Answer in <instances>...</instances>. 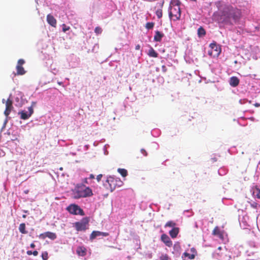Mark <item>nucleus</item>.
<instances>
[{
    "mask_svg": "<svg viewBox=\"0 0 260 260\" xmlns=\"http://www.w3.org/2000/svg\"><path fill=\"white\" fill-rule=\"evenodd\" d=\"M58 84L59 85H61V84H62V82H58Z\"/></svg>",
    "mask_w": 260,
    "mask_h": 260,
    "instance_id": "de8ad7c7",
    "label": "nucleus"
},
{
    "mask_svg": "<svg viewBox=\"0 0 260 260\" xmlns=\"http://www.w3.org/2000/svg\"><path fill=\"white\" fill-rule=\"evenodd\" d=\"M171 3L173 5L172 7H180L181 5V2L179 0H173Z\"/></svg>",
    "mask_w": 260,
    "mask_h": 260,
    "instance_id": "a878e982",
    "label": "nucleus"
},
{
    "mask_svg": "<svg viewBox=\"0 0 260 260\" xmlns=\"http://www.w3.org/2000/svg\"><path fill=\"white\" fill-rule=\"evenodd\" d=\"M41 256L43 260H47L48 258V252L46 251L43 252Z\"/></svg>",
    "mask_w": 260,
    "mask_h": 260,
    "instance_id": "7c9ffc66",
    "label": "nucleus"
},
{
    "mask_svg": "<svg viewBox=\"0 0 260 260\" xmlns=\"http://www.w3.org/2000/svg\"><path fill=\"white\" fill-rule=\"evenodd\" d=\"M67 210L71 214L74 215H84L83 210L77 205H70L67 207Z\"/></svg>",
    "mask_w": 260,
    "mask_h": 260,
    "instance_id": "0eeeda50",
    "label": "nucleus"
},
{
    "mask_svg": "<svg viewBox=\"0 0 260 260\" xmlns=\"http://www.w3.org/2000/svg\"><path fill=\"white\" fill-rule=\"evenodd\" d=\"M253 194L258 199H260V189L255 187L253 191Z\"/></svg>",
    "mask_w": 260,
    "mask_h": 260,
    "instance_id": "b1692460",
    "label": "nucleus"
},
{
    "mask_svg": "<svg viewBox=\"0 0 260 260\" xmlns=\"http://www.w3.org/2000/svg\"><path fill=\"white\" fill-rule=\"evenodd\" d=\"M24 192H25V193H27L28 192V190H25V191H24Z\"/></svg>",
    "mask_w": 260,
    "mask_h": 260,
    "instance_id": "09e8293b",
    "label": "nucleus"
},
{
    "mask_svg": "<svg viewBox=\"0 0 260 260\" xmlns=\"http://www.w3.org/2000/svg\"><path fill=\"white\" fill-rule=\"evenodd\" d=\"M106 182L109 185V189L111 192L116 189L117 187L121 186L123 183L119 178H115L113 176H109L107 177Z\"/></svg>",
    "mask_w": 260,
    "mask_h": 260,
    "instance_id": "7ed1b4c3",
    "label": "nucleus"
},
{
    "mask_svg": "<svg viewBox=\"0 0 260 260\" xmlns=\"http://www.w3.org/2000/svg\"><path fill=\"white\" fill-rule=\"evenodd\" d=\"M2 102L3 103H6V109L4 111V114L7 117L13 108V102L10 99H8L6 101H5L4 99H3Z\"/></svg>",
    "mask_w": 260,
    "mask_h": 260,
    "instance_id": "1a4fd4ad",
    "label": "nucleus"
},
{
    "mask_svg": "<svg viewBox=\"0 0 260 260\" xmlns=\"http://www.w3.org/2000/svg\"><path fill=\"white\" fill-rule=\"evenodd\" d=\"M83 182L84 183H86V184H88V181H87V178H84V179H83Z\"/></svg>",
    "mask_w": 260,
    "mask_h": 260,
    "instance_id": "c03bdc74",
    "label": "nucleus"
},
{
    "mask_svg": "<svg viewBox=\"0 0 260 260\" xmlns=\"http://www.w3.org/2000/svg\"><path fill=\"white\" fill-rule=\"evenodd\" d=\"M164 37V34L158 30H156L154 36V41L155 42H160L162 38Z\"/></svg>",
    "mask_w": 260,
    "mask_h": 260,
    "instance_id": "dca6fc26",
    "label": "nucleus"
},
{
    "mask_svg": "<svg viewBox=\"0 0 260 260\" xmlns=\"http://www.w3.org/2000/svg\"><path fill=\"white\" fill-rule=\"evenodd\" d=\"M176 225V223L173 221H169L166 223L165 227H171L174 228H175V226Z\"/></svg>",
    "mask_w": 260,
    "mask_h": 260,
    "instance_id": "393cba45",
    "label": "nucleus"
},
{
    "mask_svg": "<svg viewBox=\"0 0 260 260\" xmlns=\"http://www.w3.org/2000/svg\"><path fill=\"white\" fill-rule=\"evenodd\" d=\"M32 253V252L31 251H30V250H28L26 252L27 254L28 255H31Z\"/></svg>",
    "mask_w": 260,
    "mask_h": 260,
    "instance_id": "ea45409f",
    "label": "nucleus"
},
{
    "mask_svg": "<svg viewBox=\"0 0 260 260\" xmlns=\"http://www.w3.org/2000/svg\"><path fill=\"white\" fill-rule=\"evenodd\" d=\"M161 68H162V71L164 72H166L167 70L166 67L164 65L162 66Z\"/></svg>",
    "mask_w": 260,
    "mask_h": 260,
    "instance_id": "e433bc0d",
    "label": "nucleus"
},
{
    "mask_svg": "<svg viewBox=\"0 0 260 260\" xmlns=\"http://www.w3.org/2000/svg\"><path fill=\"white\" fill-rule=\"evenodd\" d=\"M156 15L158 18H160L162 16V12L161 9H158L156 11Z\"/></svg>",
    "mask_w": 260,
    "mask_h": 260,
    "instance_id": "c85d7f7f",
    "label": "nucleus"
},
{
    "mask_svg": "<svg viewBox=\"0 0 260 260\" xmlns=\"http://www.w3.org/2000/svg\"><path fill=\"white\" fill-rule=\"evenodd\" d=\"M70 27L69 26H67L65 24H63L62 25V31L63 32H66L67 31V30H69L70 29Z\"/></svg>",
    "mask_w": 260,
    "mask_h": 260,
    "instance_id": "2f4dec72",
    "label": "nucleus"
},
{
    "mask_svg": "<svg viewBox=\"0 0 260 260\" xmlns=\"http://www.w3.org/2000/svg\"><path fill=\"white\" fill-rule=\"evenodd\" d=\"M154 26V22H147V23H146V24L145 25V27L147 29H150L153 28Z\"/></svg>",
    "mask_w": 260,
    "mask_h": 260,
    "instance_id": "bb28decb",
    "label": "nucleus"
},
{
    "mask_svg": "<svg viewBox=\"0 0 260 260\" xmlns=\"http://www.w3.org/2000/svg\"><path fill=\"white\" fill-rule=\"evenodd\" d=\"M208 54L212 57H217L221 53L220 47L215 42L210 44Z\"/></svg>",
    "mask_w": 260,
    "mask_h": 260,
    "instance_id": "20e7f679",
    "label": "nucleus"
},
{
    "mask_svg": "<svg viewBox=\"0 0 260 260\" xmlns=\"http://www.w3.org/2000/svg\"><path fill=\"white\" fill-rule=\"evenodd\" d=\"M141 152L144 156H146L147 155V153L145 149H142Z\"/></svg>",
    "mask_w": 260,
    "mask_h": 260,
    "instance_id": "f704fd0d",
    "label": "nucleus"
},
{
    "mask_svg": "<svg viewBox=\"0 0 260 260\" xmlns=\"http://www.w3.org/2000/svg\"><path fill=\"white\" fill-rule=\"evenodd\" d=\"M179 231L178 228H174L169 232V234L172 238H175L177 236Z\"/></svg>",
    "mask_w": 260,
    "mask_h": 260,
    "instance_id": "a211bd4d",
    "label": "nucleus"
},
{
    "mask_svg": "<svg viewBox=\"0 0 260 260\" xmlns=\"http://www.w3.org/2000/svg\"><path fill=\"white\" fill-rule=\"evenodd\" d=\"M140 49V45H137L136 46V47H135V49L137 50H138Z\"/></svg>",
    "mask_w": 260,
    "mask_h": 260,
    "instance_id": "a19ab883",
    "label": "nucleus"
},
{
    "mask_svg": "<svg viewBox=\"0 0 260 260\" xmlns=\"http://www.w3.org/2000/svg\"><path fill=\"white\" fill-rule=\"evenodd\" d=\"M212 234L214 236H217L220 239L223 240L224 238L223 232L222 231H221L218 226L215 227L212 232Z\"/></svg>",
    "mask_w": 260,
    "mask_h": 260,
    "instance_id": "ddd939ff",
    "label": "nucleus"
},
{
    "mask_svg": "<svg viewBox=\"0 0 260 260\" xmlns=\"http://www.w3.org/2000/svg\"><path fill=\"white\" fill-rule=\"evenodd\" d=\"M102 177H103L102 174H99L96 176V179L98 182H100L101 181Z\"/></svg>",
    "mask_w": 260,
    "mask_h": 260,
    "instance_id": "72a5a7b5",
    "label": "nucleus"
},
{
    "mask_svg": "<svg viewBox=\"0 0 260 260\" xmlns=\"http://www.w3.org/2000/svg\"><path fill=\"white\" fill-rule=\"evenodd\" d=\"M39 237L42 239H45L46 238L54 240L57 238L55 233L51 232H46L44 233L41 234Z\"/></svg>",
    "mask_w": 260,
    "mask_h": 260,
    "instance_id": "9d476101",
    "label": "nucleus"
},
{
    "mask_svg": "<svg viewBox=\"0 0 260 260\" xmlns=\"http://www.w3.org/2000/svg\"><path fill=\"white\" fill-rule=\"evenodd\" d=\"M239 84V79L237 77H232L230 79V84L232 87H236Z\"/></svg>",
    "mask_w": 260,
    "mask_h": 260,
    "instance_id": "2eb2a0df",
    "label": "nucleus"
},
{
    "mask_svg": "<svg viewBox=\"0 0 260 260\" xmlns=\"http://www.w3.org/2000/svg\"><path fill=\"white\" fill-rule=\"evenodd\" d=\"M254 106L256 107H258L260 106V104L259 103H255L254 104Z\"/></svg>",
    "mask_w": 260,
    "mask_h": 260,
    "instance_id": "a18cd8bd",
    "label": "nucleus"
},
{
    "mask_svg": "<svg viewBox=\"0 0 260 260\" xmlns=\"http://www.w3.org/2000/svg\"><path fill=\"white\" fill-rule=\"evenodd\" d=\"M89 179H94V175H93V174H90L89 175Z\"/></svg>",
    "mask_w": 260,
    "mask_h": 260,
    "instance_id": "37998d69",
    "label": "nucleus"
},
{
    "mask_svg": "<svg viewBox=\"0 0 260 260\" xmlns=\"http://www.w3.org/2000/svg\"><path fill=\"white\" fill-rule=\"evenodd\" d=\"M148 54L149 56L155 58L158 56V53L152 48H151L149 50Z\"/></svg>",
    "mask_w": 260,
    "mask_h": 260,
    "instance_id": "412c9836",
    "label": "nucleus"
},
{
    "mask_svg": "<svg viewBox=\"0 0 260 260\" xmlns=\"http://www.w3.org/2000/svg\"><path fill=\"white\" fill-rule=\"evenodd\" d=\"M35 246H36V245H35V244L34 243H31L30 245V247L31 248H34L35 247Z\"/></svg>",
    "mask_w": 260,
    "mask_h": 260,
    "instance_id": "79ce46f5",
    "label": "nucleus"
},
{
    "mask_svg": "<svg viewBox=\"0 0 260 260\" xmlns=\"http://www.w3.org/2000/svg\"><path fill=\"white\" fill-rule=\"evenodd\" d=\"M218 9L213 17L218 23L233 25L238 22L241 17L240 10L230 5L221 4L218 6Z\"/></svg>",
    "mask_w": 260,
    "mask_h": 260,
    "instance_id": "f257e3e1",
    "label": "nucleus"
},
{
    "mask_svg": "<svg viewBox=\"0 0 260 260\" xmlns=\"http://www.w3.org/2000/svg\"><path fill=\"white\" fill-rule=\"evenodd\" d=\"M88 220L87 218L82 219L80 221L74 223V226L77 231H85L87 229Z\"/></svg>",
    "mask_w": 260,
    "mask_h": 260,
    "instance_id": "423d86ee",
    "label": "nucleus"
},
{
    "mask_svg": "<svg viewBox=\"0 0 260 260\" xmlns=\"http://www.w3.org/2000/svg\"><path fill=\"white\" fill-rule=\"evenodd\" d=\"M206 35V30L202 27L200 26L198 29V35L199 37H202L205 36Z\"/></svg>",
    "mask_w": 260,
    "mask_h": 260,
    "instance_id": "aec40b11",
    "label": "nucleus"
},
{
    "mask_svg": "<svg viewBox=\"0 0 260 260\" xmlns=\"http://www.w3.org/2000/svg\"><path fill=\"white\" fill-rule=\"evenodd\" d=\"M251 206L254 208H256L257 204L256 203L254 202L253 203L251 204Z\"/></svg>",
    "mask_w": 260,
    "mask_h": 260,
    "instance_id": "c9c22d12",
    "label": "nucleus"
},
{
    "mask_svg": "<svg viewBox=\"0 0 260 260\" xmlns=\"http://www.w3.org/2000/svg\"><path fill=\"white\" fill-rule=\"evenodd\" d=\"M73 197L74 199L86 198L92 196V190L83 184H78L73 190Z\"/></svg>",
    "mask_w": 260,
    "mask_h": 260,
    "instance_id": "f03ea898",
    "label": "nucleus"
},
{
    "mask_svg": "<svg viewBox=\"0 0 260 260\" xmlns=\"http://www.w3.org/2000/svg\"><path fill=\"white\" fill-rule=\"evenodd\" d=\"M18 114L20 115L21 119L23 120L27 119L30 117L28 114H27V113L24 111L19 112Z\"/></svg>",
    "mask_w": 260,
    "mask_h": 260,
    "instance_id": "6ab92c4d",
    "label": "nucleus"
},
{
    "mask_svg": "<svg viewBox=\"0 0 260 260\" xmlns=\"http://www.w3.org/2000/svg\"><path fill=\"white\" fill-rule=\"evenodd\" d=\"M109 233H107V232H100V231H94L91 233V234L90 236V239L92 240L94 239L98 236H104V237H107V236H109Z\"/></svg>",
    "mask_w": 260,
    "mask_h": 260,
    "instance_id": "9b49d317",
    "label": "nucleus"
},
{
    "mask_svg": "<svg viewBox=\"0 0 260 260\" xmlns=\"http://www.w3.org/2000/svg\"><path fill=\"white\" fill-rule=\"evenodd\" d=\"M28 111H29V113H28V115L30 116V117L31 116V115L32 114L33 112H34V110H33V108H32V106H30L29 107H28Z\"/></svg>",
    "mask_w": 260,
    "mask_h": 260,
    "instance_id": "473e14b6",
    "label": "nucleus"
},
{
    "mask_svg": "<svg viewBox=\"0 0 260 260\" xmlns=\"http://www.w3.org/2000/svg\"><path fill=\"white\" fill-rule=\"evenodd\" d=\"M169 17L173 18L174 21L178 20L181 17V9L180 7H170V11L169 12Z\"/></svg>",
    "mask_w": 260,
    "mask_h": 260,
    "instance_id": "39448f33",
    "label": "nucleus"
},
{
    "mask_svg": "<svg viewBox=\"0 0 260 260\" xmlns=\"http://www.w3.org/2000/svg\"><path fill=\"white\" fill-rule=\"evenodd\" d=\"M118 173L123 177H126L127 175V171L124 169H118Z\"/></svg>",
    "mask_w": 260,
    "mask_h": 260,
    "instance_id": "5701e85b",
    "label": "nucleus"
},
{
    "mask_svg": "<svg viewBox=\"0 0 260 260\" xmlns=\"http://www.w3.org/2000/svg\"><path fill=\"white\" fill-rule=\"evenodd\" d=\"M76 252L78 255L83 256L86 254V249L83 246H79L77 248Z\"/></svg>",
    "mask_w": 260,
    "mask_h": 260,
    "instance_id": "f3484780",
    "label": "nucleus"
},
{
    "mask_svg": "<svg viewBox=\"0 0 260 260\" xmlns=\"http://www.w3.org/2000/svg\"><path fill=\"white\" fill-rule=\"evenodd\" d=\"M32 254L34 256H37L38 254V252L37 250H35L32 252Z\"/></svg>",
    "mask_w": 260,
    "mask_h": 260,
    "instance_id": "4c0bfd02",
    "label": "nucleus"
},
{
    "mask_svg": "<svg viewBox=\"0 0 260 260\" xmlns=\"http://www.w3.org/2000/svg\"><path fill=\"white\" fill-rule=\"evenodd\" d=\"M25 217H26V215H23V218H25Z\"/></svg>",
    "mask_w": 260,
    "mask_h": 260,
    "instance_id": "8fccbe9b",
    "label": "nucleus"
},
{
    "mask_svg": "<svg viewBox=\"0 0 260 260\" xmlns=\"http://www.w3.org/2000/svg\"><path fill=\"white\" fill-rule=\"evenodd\" d=\"M161 240L168 247H170L172 246V242L167 235L162 234L161 236Z\"/></svg>",
    "mask_w": 260,
    "mask_h": 260,
    "instance_id": "f8f14e48",
    "label": "nucleus"
},
{
    "mask_svg": "<svg viewBox=\"0 0 260 260\" xmlns=\"http://www.w3.org/2000/svg\"><path fill=\"white\" fill-rule=\"evenodd\" d=\"M189 258L190 259H193L194 258V255L193 254H191V255L190 254Z\"/></svg>",
    "mask_w": 260,
    "mask_h": 260,
    "instance_id": "49530a36",
    "label": "nucleus"
},
{
    "mask_svg": "<svg viewBox=\"0 0 260 260\" xmlns=\"http://www.w3.org/2000/svg\"><path fill=\"white\" fill-rule=\"evenodd\" d=\"M25 62V60L23 59H20L18 60L16 67L18 75H23L26 73L24 68L22 67Z\"/></svg>",
    "mask_w": 260,
    "mask_h": 260,
    "instance_id": "6e6552de",
    "label": "nucleus"
},
{
    "mask_svg": "<svg viewBox=\"0 0 260 260\" xmlns=\"http://www.w3.org/2000/svg\"><path fill=\"white\" fill-rule=\"evenodd\" d=\"M19 230L22 234H27V232L25 230V224L24 223H22L19 225Z\"/></svg>",
    "mask_w": 260,
    "mask_h": 260,
    "instance_id": "4be33fe9",
    "label": "nucleus"
},
{
    "mask_svg": "<svg viewBox=\"0 0 260 260\" xmlns=\"http://www.w3.org/2000/svg\"><path fill=\"white\" fill-rule=\"evenodd\" d=\"M160 260H169V257L167 254H163L159 257Z\"/></svg>",
    "mask_w": 260,
    "mask_h": 260,
    "instance_id": "c756f323",
    "label": "nucleus"
},
{
    "mask_svg": "<svg viewBox=\"0 0 260 260\" xmlns=\"http://www.w3.org/2000/svg\"><path fill=\"white\" fill-rule=\"evenodd\" d=\"M183 255L185 256V257H189V256H190V254H189V253H188L187 252H184L183 253Z\"/></svg>",
    "mask_w": 260,
    "mask_h": 260,
    "instance_id": "58836bf2",
    "label": "nucleus"
},
{
    "mask_svg": "<svg viewBox=\"0 0 260 260\" xmlns=\"http://www.w3.org/2000/svg\"><path fill=\"white\" fill-rule=\"evenodd\" d=\"M102 31L103 30L102 28L100 26H96L94 29V32L96 35L101 34L102 32Z\"/></svg>",
    "mask_w": 260,
    "mask_h": 260,
    "instance_id": "cd10ccee",
    "label": "nucleus"
},
{
    "mask_svg": "<svg viewBox=\"0 0 260 260\" xmlns=\"http://www.w3.org/2000/svg\"><path fill=\"white\" fill-rule=\"evenodd\" d=\"M47 22L52 26L55 27L56 25V20L54 17L51 14L47 16Z\"/></svg>",
    "mask_w": 260,
    "mask_h": 260,
    "instance_id": "4468645a",
    "label": "nucleus"
}]
</instances>
